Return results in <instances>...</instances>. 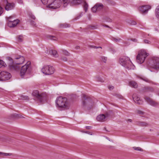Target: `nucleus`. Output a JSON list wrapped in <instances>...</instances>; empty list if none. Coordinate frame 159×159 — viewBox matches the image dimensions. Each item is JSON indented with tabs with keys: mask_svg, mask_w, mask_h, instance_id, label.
I'll list each match as a JSON object with an SVG mask.
<instances>
[{
	"mask_svg": "<svg viewBox=\"0 0 159 159\" xmlns=\"http://www.w3.org/2000/svg\"><path fill=\"white\" fill-rule=\"evenodd\" d=\"M82 107L85 109L89 110L91 109L94 105V103L85 94H83L82 96Z\"/></svg>",
	"mask_w": 159,
	"mask_h": 159,
	"instance_id": "nucleus-1",
	"label": "nucleus"
},
{
	"mask_svg": "<svg viewBox=\"0 0 159 159\" xmlns=\"http://www.w3.org/2000/svg\"><path fill=\"white\" fill-rule=\"evenodd\" d=\"M31 71L30 62H28L25 65L22 66L20 70V75L22 78H26Z\"/></svg>",
	"mask_w": 159,
	"mask_h": 159,
	"instance_id": "nucleus-2",
	"label": "nucleus"
},
{
	"mask_svg": "<svg viewBox=\"0 0 159 159\" xmlns=\"http://www.w3.org/2000/svg\"><path fill=\"white\" fill-rule=\"evenodd\" d=\"M14 62L16 65H10L11 69H13L14 70L17 71L20 69V67L18 65L21 64L23 63L25 60V58L23 56H19L15 57Z\"/></svg>",
	"mask_w": 159,
	"mask_h": 159,
	"instance_id": "nucleus-3",
	"label": "nucleus"
},
{
	"mask_svg": "<svg viewBox=\"0 0 159 159\" xmlns=\"http://www.w3.org/2000/svg\"><path fill=\"white\" fill-rule=\"evenodd\" d=\"M149 55L144 50H141L139 51L136 57V61L139 64L143 63L147 57Z\"/></svg>",
	"mask_w": 159,
	"mask_h": 159,
	"instance_id": "nucleus-4",
	"label": "nucleus"
},
{
	"mask_svg": "<svg viewBox=\"0 0 159 159\" xmlns=\"http://www.w3.org/2000/svg\"><path fill=\"white\" fill-rule=\"evenodd\" d=\"M67 100V99L66 98L60 96L57 98L56 102L59 107L66 108L68 106Z\"/></svg>",
	"mask_w": 159,
	"mask_h": 159,
	"instance_id": "nucleus-5",
	"label": "nucleus"
},
{
	"mask_svg": "<svg viewBox=\"0 0 159 159\" xmlns=\"http://www.w3.org/2000/svg\"><path fill=\"white\" fill-rule=\"evenodd\" d=\"M32 95L41 103L42 102L43 100H45L46 98V95L45 93H40L37 90L34 91Z\"/></svg>",
	"mask_w": 159,
	"mask_h": 159,
	"instance_id": "nucleus-6",
	"label": "nucleus"
},
{
	"mask_svg": "<svg viewBox=\"0 0 159 159\" xmlns=\"http://www.w3.org/2000/svg\"><path fill=\"white\" fill-rule=\"evenodd\" d=\"M55 69L52 66H45L42 69V72L45 75H50L53 74L54 72Z\"/></svg>",
	"mask_w": 159,
	"mask_h": 159,
	"instance_id": "nucleus-7",
	"label": "nucleus"
},
{
	"mask_svg": "<svg viewBox=\"0 0 159 159\" xmlns=\"http://www.w3.org/2000/svg\"><path fill=\"white\" fill-rule=\"evenodd\" d=\"M11 74L5 71H0V81H4L8 80L11 77Z\"/></svg>",
	"mask_w": 159,
	"mask_h": 159,
	"instance_id": "nucleus-8",
	"label": "nucleus"
},
{
	"mask_svg": "<svg viewBox=\"0 0 159 159\" xmlns=\"http://www.w3.org/2000/svg\"><path fill=\"white\" fill-rule=\"evenodd\" d=\"M151 67L157 70L159 69V58L154 57L150 63Z\"/></svg>",
	"mask_w": 159,
	"mask_h": 159,
	"instance_id": "nucleus-9",
	"label": "nucleus"
},
{
	"mask_svg": "<svg viewBox=\"0 0 159 159\" xmlns=\"http://www.w3.org/2000/svg\"><path fill=\"white\" fill-rule=\"evenodd\" d=\"M12 16H10L7 17L8 20V25L10 28L14 27L16 26L19 23L20 20L18 19L11 20L12 18Z\"/></svg>",
	"mask_w": 159,
	"mask_h": 159,
	"instance_id": "nucleus-10",
	"label": "nucleus"
},
{
	"mask_svg": "<svg viewBox=\"0 0 159 159\" xmlns=\"http://www.w3.org/2000/svg\"><path fill=\"white\" fill-rule=\"evenodd\" d=\"M61 0H54L51 4L48 5V7L52 9H56L59 8L61 5Z\"/></svg>",
	"mask_w": 159,
	"mask_h": 159,
	"instance_id": "nucleus-11",
	"label": "nucleus"
},
{
	"mask_svg": "<svg viewBox=\"0 0 159 159\" xmlns=\"http://www.w3.org/2000/svg\"><path fill=\"white\" fill-rule=\"evenodd\" d=\"M69 2L74 5H78L81 3V0H63V4L64 7H66Z\"/></svg>",
	"mask_w": 159,
	"mask_h": 159,
	"instance_id": "nucleus-12",
	"label": "nucleus"
},
{
	"mask_svg": "<svg viewBox=\"0 0 159 159\" xmlns=\"http://www.w3.org/2000/svg\"><path fill=\"white\" fill-rule=\"evenodd\" d=\"M130 60L129 58L127 57L123 56L120 57L119 59V62L124 67L127 64L128 61Z\"/></svg>",
	"mask_w": 159,
	"mask_h": 159,
	"instance_id": "nucleus-13",
	"label": "nucleus"
},
{
	"mask_svg": "<svg viewBox=\"0 0 159 159\" xmlns=\"http://www.w3.org/2000/svg\"><path fill=\"white\" fill-rule=\"evenodd\" d=\"M151 8V6L149 5H144L139 7V9L141 13L144 14L147 13Z\"/></svg>",
	"mask_w": 159,
	"mask_h": 159,
	"instance_id": "nucleus-14",
	"label": "nucleus"
},
{
	"mask_svg": "<svg viewBox=\"0 0 159 159\" xmlns=\"http://www.w3.org/2000/svg\"><path fill=\"white\" fill-rule=\"evenodd\" d=\"M5 3H6L5 9L7 11H9L13 9L15 7V4L13 3H9L7 0H3Z\"/></svg>",
	"mask_w": 159,
	"mask_h": 159,
	"instance_id": "nucleus-15",
	"label": "nucleus"
},
{
	"mask_svg": "<svg viewBox=\"0 0 159 159\" xmlns=\"http://www.w3.org/2000/svg\"><path fill=\"white\" fill-rule=\"evenodd\" d=\"M133 97L134 101L136 103L139 105L143 104V100H140V98L136 94H133Z\"/></svg>",
	"mask_w": 159,
	"mask_h": 159,
	"instance_id": "nucleus-16",
	"label": "nucleus"
},
{
	"mask_svg": "<svg viewBox=\"0 0 159 159\" xmlns=\"http://www.w3.org/2000/svg\"><path fill=\"white\" fill-rule=\"evenodd\" d=\"M125 66H125L124 67L128 70H134L135 68V66L133 64L130 60L129 61H128L127 64L125 65Z\"/></svg>",
	"mask_w": 159,
	"mask_h": 159,
	"instance_id": "nucleus-17",
	"label": "nucleus"
},
{
	"mask_svg": "<svg viewBox=\"0 0 159 159\" xmlns=\"http://www.w3.org/2000/svg\"><path fill=\"white\" fill-rule=\"evenodd\" d=\"M145 99L146 102L151 105L154 106H156L158 105V103L154 101L152 99L148 97H146Z\"/></svg>",
	"mask_w": 159,
	"mask_h": 159,
	"instance_id": "nucleus-18",
	"label": "nucleus"
},
{
	"mask_svg": "<svg viewBox=\"0 0 159 159\" xmlns=\"http://www.w3.org/2000/svg\"><path fill=\"white\" fill-rule=\"evenodd\" d=\"M106 116L105 115L103 114H100L97 117V120L100 122H103L105 120Z\"/></svg>",
	"mask_w": 159,
	"mask_h": 159,
	"instance_id": "nucleus-19",
	"label": "nucleus"
},
{
	"mask_svg": "<svg viewBox=\"0 0 159 159\" xmlns=\"http://www.w3.org/2000/svg\"><path fill=\"white\" fill-rule=\"evenodd\" d=\"M47 53H48L49 54L52 55L54 57H56L58 56V55L57 54V51L55 50H51L49 51H47V52H46Z\"/></svg>",
	"mask_w": 159,
	"mask_h": 159,
	"instance_id": "nucleus-20",
	"label": "nucleus"
},
{
	"mask_svg": "<svg viewBox=\"0 0 159 159\" xmlns=\"http://www.w3.org/2000/svg\"><path fill=\"white\" fill-rule=\"evenodd\" d=\"M136 124L137 125L141 126H148L149 125L147 123L143 121L137 122Z\"/></svg>",
	"mask_w": 159,
	"mask_h": 159,
	"instance_id": "nucleus-21",
	"label": "nucleus"
},
{
	"mask_svg": "<svg viewBox=\"0 0 159 159\" xmlns=\"http://www.w3.org/2000/svg\"><path fill=\"white\" fill-rule=\"evenodd\" d=\"M96 5H97V8L98 11L102 10L103 8V6L102 3H97Z\"/></svg>",
	"mask_w": 159,
	"mask_h": 159,
	"instance_id": "nucleus-22",
	"label": "nucleus"
},
{
	"mask_svg": "<svg viewBox=\"0 0 159 159\" xmlns=\"http://www.w3.org/2000/svg\"><path fill=\"white\" fill-rule=\"evenodd\" d=\"M111 39L115 42H118L122 40V39L120 38L117 37L116 38L114 37H111Z\"/></svg>",
	"mask_w": 159,
	"mask_h": 159,
	"instance_id": "nucleus-23",
	"label": "nucleus"
},
{
	"mask_svg": "<svg viewBox=\"0 0 159 159\" xmlns=\"http://www.w3.org/2000/svg\"><path fill=\"white\" fill-rule=\"evenodd\" d=\"M129 84L130 86L134 88H136L138 87L137 83L134 81H130L129 83Z\"/></svg>",
	"mask_w": 159,
	"mask_h": 159,
	"instance_id": "nucleus-24",
	"label": "nucleus"
},
{
	"mask_svg": "<svg viewBox=\"0 0 159 159\" xmlns=\"http://www.w3.org/2000/svg\"><path fill=\"white\" fill-rule=\"evenodd\" d=\"M155 13L156 17L159 19V5L156 9Z\"/></svg>",
	"mask_w": 159,
	"mask_h": 159,
	"instance_id": "nucleus-25",
	"label": "nucleus"
},
{
	"mask_svg": "<svg viewBox=\"0 0 159 159\" xmlns=\"http://www.w3.org/2000/svg\"><path fill=\"white\" fill-rule=\"evenodd\" d=\"M47 38L48 39L54 40H56L57 39V38L56 37L52 35H48Z\"/></svg>",
	"mask_w": 159,
	"mask_h": 159,
	"instance_id": "nucleus-26",
	"label": "nucleus"
},
{
	"mask_svg": "<svg viewBox=\"0 0 159 159\" xmlns=\"http://www.w3.org/2000/svg\"><path fill=\"white\" fill-rule=\"evenodd\" d=\"M98 26L97 25H89L88 26V28L91 30H94L97 29Z\"/></svg>",
	"mask_w": 159,
	"mask_h": 159,
	"instance_id": "nucleus-27",
	"label": "nucleus"
},
{
	"mask_svg": "<svg viewBox=\"0 0 159 159\" xmlns=\"http://www.w3.org/2000/svg\"><path fill=\"white\" fill-rule=\"evenodd\" d=\"M88 7V5L85 2H84V10L85 12H86L87 11Z\"/></svg>",
	"mask_w": 159,
	"mask_h": 159,
	"instance_id": "nucleus-28",
	"label": "nucleus"
},
{
	"mask_svg": "<svg viewBox=\"0 0 159 159\" xmlns=\"http://www.w3.org/2000/svg\"><path fill=\"white\" fill-rule=\"evenodd\" d=\"M101 61H102L104 62V63H106V62L107 57L104 56H101Z\"/></svg>",
	"mask_w": 159,
	"mask_h": 159,
	"instance_id": "nucleus-29",
	"label": "nucleus"
},
{
	"mask_svg": "<svg viewBox=\"0 0 159 159\" xmlns=\"http://www.w3.org/2000/svg\"><path fill=\"white\" fill-rule=\"evenodd\" d=\"M140 79L148 83H150L151 82V81L150 80L145 77H141Z\"/></svg>",
	"mask_w": 159,
	"mask_h": 159,
	"instance_id": "nucleus-30",
	"label": "nucleus"
},
{
	"mask_svg": "<svg viewBox=\"0 0 159 159\" xmlns=\"http://www.w3.org/2000/svg\"><path fill=\"white\" fill-rule=\"evenodd\" d=\"M97 5H95L92 8V11L93 12H95L97 11Z\"/></svg>",
	"mask_w": 159,
	"mask_h": 159,
	"instance_id": "nucleus-31",
	"label": "nucleus"
},
{
	"mask_svg": "<svg viewBox=\"0 0 159 159\" xmlns=\"http://www.w3.org/2000/svg\"><path fill=\"white\" fill-rule=\"evenodd\" d=\"M6 64L2 60H0V68L2 67V66L5 67Z\"/></svg>",
	"mask_w": 159,
	"mask_h": 159,
	"instance_id": "nucleus-32",
	"label": "nucleus"
},
{
	"mask_svg": "<svg viewBox=\"0 0 159 159\" xmlns=\"http://www.w3.org/2000/svg\"><path fill=\"white\" fill-rule=\"evenodd\" d=\"M143 43L150 44L151 43V42L148 39H144L143 41Z\"/></svg>",
	"mask_w": 159,
	"mask_h": 159,
	"instance_id": "nucleus-33",
	"label": "nucleus"
},
{
	"mask_svg": "<svg viewBox=\"0 0 159 159\" xmlns=\"http://www.w3.org/2000/svg\"><path fill=\"white\" fill-rule=\"evenodd\" d=\"M17 39L19 41L22 42L23 40V37L22 35H20L17 37Z\"/></svg>",
	"mask_w": 159,
	"mask_h": 159,
	"instance_id": "nucleus-34",
	"label": "nucleus"
},
{
	"mask_svg": "<svg viewBox=\"0 0 159 159\" xmlns=\"http://www.w3.org/2000/svg\"><path fill=\"white\" fill-rule=\"evenodd\" d=\"M2 1V0H0V5L1 4V2ZM3 8L0 6V16L2 14L3 12Z\"/></svg>",
	"mask_w": 159,
	"mask_h": 159,
	"instance_id": "nucleus-35",
	"label": "nucleus"
},
{
	"mask_svg": "<svg viewBox=\"0 0 159 159\" xmlns=\"http://www.w3.org/2000/svg\"><path fill=\"white\" fill-rule=\"evenodd\" d=\"M63 54L66 56H69L70 55V53L69 52L67 51L66 50H64L63 51Z\"/></svg>",
	"mask_w": 159,
	"mask_h": 159,
	"instance_id": "nucleus-36",
	"label": "nucleus"
},
{
	"mask_svg": "<svg viewBox=\"0 0 159 159\" xmlns=\"http://www.w3.org/2000/svg\"><path fill=\"white\" fill-rule=\"evenodd\" d=\"M30 24L32 25L33 27H36V24L35 22L33 20H31L30 22Z\"/></svg>",
	"mask_w": 159,
	"mask_h": 159,
	"instance_id": "nucleus-37",
	"label": "nucleus"
},
{
	"mask_svg": "<svg viewBox=\"0 0 159 159\" xmlns=\"http://www.w3.org/2000/svg\"><path fill=\"white\" fill-rule=\"evenodd\" d=\"M41 1L43 4L46 5L48 3V0H41Z\"/></svg>",
	"mask_w": 159,
	"mask_h": 159,
	"instance_id": "nucleus-38",
	"label": "nucleus"
},
{
	"mask_svg": "<svg viewBox=\"0 0 159 159\" xmlns=\"http://www.w3.org/2000/svg\"><path fill=\"white\" fill-rule=\"evenodd\" d=\"M137 113L140 115H143L144 114V112L138 110L137 111Z\"/></svg>",
	"mask_w": 159,
	"mask_h": 159,
	"instance_id": "nucleus-39",
	"label": "nucleus"
},
{
	"mask_svg": "<svg viewBox=\"0 0 159 159\" xmlns=\"http://www.w3.org/2000/svg\"><path fill=\"white\" fill-rule=\"evenodd\" d=\"M133 149L135 150H137V151H142V149L140 147H134L133 148Z\"/></svg>",
	"mask_w": 159,
	"mask_h": 159,
	"instance_id": "nucleus-40",
	"label": "nucleus"
},
{
	"mask_svg": "<svg viewBox=\"0 0 159 159\" xmlns=\"http://www.w3.org/2000/svg\"><path fill=\"white\" fill-rule=\"evenodd\" d=\"M89 47L91 48H102V47L100 46L97 47L96 46H93V45H90L89 46Z\"/></svg>",
	"mask_w": 159,
	"mask_h": 159,
	"instance_id": "nucleus-41",
	"label": "nucleus"
},
{
	"mask_svg": "<svg viewBox=\"0 0 159 159\" xmlns=\"http://www.w3.org/2000/svg\"><path fill=\"white\" fill-rule=\"evenodd\" d=\"M29 16L31 18H32V19H33V20H35V16L34 15H33V14H32V13H30L29 14Z\"/></svg>",
	"mask_w": 159,
	"mask_h": 159,
	"instance_id": "nucleus-42",
	"label": "nucleus"
},
{
	"mask_svg": "<svg viewBox=\"0 0 159 159\" xmlns=\"http://www.w3.org/2000/svg\"><path fill=\"white\" fill-rule=\"evenodd\" d=\"M70 26L69 24H64L62 25V27L64 28H66L69 27Z\"/></svg>",
	"mask_w": 159,
	"mask_h": 159,
	"instance_id": "nucleus-43",
	"label": "nucleus"
},
{
	"mask_svg": "<svg viewBox=\"0 0 159 159\" xmlns=\"http://www.w3.org/2000/svg\"><path fill=\"white\" fill-rule=\"evenodd\" d=\"M83 12H81L80 13L79 15L76 17V19H79L83 15Z\"/></svg>",
	"mask_w": 159,
	"mask_h": 159,
	"instance_id": "nucleus-44",
	"label": "nucleus"
},
{
	"mask_svg": "<svg viewBox=\"0 0 159 159\" xmlns=\"http://www.w3.org/2000/svg\"><path fill=\"white\" fill-rule=\"evenodd\" d=\"M130 24L132 25H135L136 24V22L134 20L130 21Z\"/></svg>",
	"mask_w": 159,
	"mask_h": 159,
	"instance_id": "nucleus-45",
	"label": "nucleus"
},
{
	"mask_svg": "<svg viewBox=\"0 0 159 159\" xmlns=\"http://www.w3.org/2000/svg\"><path fill=\"white\" fill-rule=\"evenodd\" d=\"M115 96L119 98H122V96L120 94H115Z\"/></svg>",
	"mask_w": 159,
	"mask_h": 159,
	"instance_id": "nucleus-46",
	"label": "nucleus"
},
{
	"mask_svg": "<svg viewBox=\"0 0 159 159\" xmlns=\"http://www.w3.org/2000/svg\"><path fill=\"white\" fill-rule=\"evenodd\" d=\"M0 154H3L5 156H8V155L9 156V155H11L10 153H2V152H0Z\"/></svg>",
	"mask_w": 159,
	"mask_h": 159,
	"instance_id": "nucleus-47",
	"label": "nucleus"
},
{
	"mask_svg": "<svg viewBox=\"0 0 159 159\" xmlns=\"http://www.w3.org/2000/svg\"><path fill=\"white\" fill-rule=\"evenodd\" d=\"M14 116H15L17 117H18L22 118L21 116H20L19 115H18V114H14Z\"/></svg>",
	"mask_w": 159,
	"mask_h": 159,
	"instance_id": "nucleus-48",
	"label": "nucleus"
},
{
	"mask_svg": "<svg viewBox=\"0 0 159 159\" xmlns=\"http://www.w3.org/2000/svg\"><path fill=\"white\" fill-rule=\"evenodd\" d=\"M131 40L133 42H137V39H135V38H134V39H131Z\"/></svg>",
	"mask_w": 159,
	"mask_h": 159,
	"instance_id": "nucleus-49",
	"label": "nucleus"
},
{
	"mask_svg": "<svg viewBox=\"0 0 159 159\" xmlns=\"http://www.w3.org/2000/svg\"><path fill=\"white\" fill-rule=\"evenodd\" d=\"M108 88L110 90H111L114 88V87L113 86H109Z\"/></svg>",
	"mask_w": 159,
	"mask_h": 159,
	"instance_id": "nucleus-50",
	"label": "nucleus"
},
{
	"mask_svg": "<svg viewBox=\"0 0 159 159\" xmlns=\"http://www.w3.org/2000/svg\"><path fill=\"white\" fill-rule=\"evenodd\" d=\"M8 60L10 61L11 63H13V61L12 60V59L11 58V57H8Z\"/></svg>",
	"mask_w": 159,
	"mask_h": 159,
	"instance_id": "nucleus-51",
	"label": "nucleus"
},
{
	"mask_svg": "<svg viewBox=\"0 0 159 159\" xmlns=\"http://www.w3.org/2000/svg\"><path fill=\"white\" fill-rule=\"evenodd\" d=\"M106 118L107 117H108L110 116V114H109V113H107L105 115Z\"/></svg>",
	"mask_w": 159,
	"mask_h": 159,
	"instance_id": "nucleus-52",
	"label": "nucleus"
},
{
	"mask_svg": "<svg viewBox=\"0 0 159 159\" xmlns=\"http://www.w3.org/2000/svg\"><path fill=\"white\" fill-rule=\"evenodd\" d=\"M86 128L87 129H91L92 128V127L91 126H86Z\"/></svg>",
	"mask_w": 159,
	"mask_h": 159,
	"instance_id": "nucleus-53",
	"label": "nucleus"
},
{
	"mask_svg": "<svg viewBox=\"0 0 159 159\" xmlns=\"http://www.w3.org/2000/svg\"><path fill=\"white\" fill-rule=\"evenodd\" d=\"M62 60L64 61H67V58L66 57H64L62 58Z\"/></svg>",
	"mask_w": 159,
	"mask_h": 159,
	"instance_id": "nucleus-54",
	"label": "nucleus"
},
{
	"mask_svg": "<svg viewBox=\"0 0 159 159\" xmlns=\"http://www.w3.org/2000/svg\"><path fill=\"white\" fill-rule=\"evenodd\" d=\"M23 98V99L25 100H26V99H28V96H25V98H24V97Z\"/></svg>",
	"mask_w": 159,
	"mask_h": 159,
	"instance_id": "nucleus-55",
	"label": "nucleus"
},
{
	"mask_svg": "<svg viewBox=\"0 0 159 159\" xmlns=\"http://www.w3.org/2000/svg\"><path fill=\"white\" fill-rule=\"evenodd\" d=\"M127 122L129 121L130 122H132V120L131 119H129L127 120Z\"/></svg>",
	"mask_w": 159,
	"mask_h": 159,
	"instance_id": "nucleus-56",
	"label": "nucleus"
},
{
	"mask_svg": "<svg viewBox=\"0 0 159 159\" xmlns=\"http://www.w3.org/2000/svg\"><path fill=\"white\" fill-rule=\"evenodd\" d=\"M79 48H80V47L79 46H77L75 47V49H79Z\"/></svg>",
	"mask_w": 159,
	"mask_h": 159,
	"instance_id": "nucleus-57",
	"label": "nucleus"
},
{
	"mask_svg": "<svg viewBox=\"0 0 159 159\" xmlns=\"http://www.w3.org/2000/svg\"><path fill=\"white\" fill-rule=\"evenodd\" d=\"M98 80L102 82V80L101 78H100V79Z\"/></svg>",
	"mask_w": 159,
	"mask_h": 159,
	"instance_id": "nucleus-58",
	"label": "nucleus"
},
{
	"mask_svg": "<svg viewBox=\"0 0 159 159\" xmlns=\"http://www.w3.org/2000/svg\"><path fill=\"white\" fill-rule=\"evenodd\" d=\"M104 128L105 129L106 131H107V130H106V127H105Z\"/></svg>",
	"mask_w": 159,
	"mask_h": 159,
	"instance_id": "nucleus-59",
	"label": "nucleus"
},
{
	"mask_svg": "<svg viewBox=\"0 0 159 159\" xmlns=\"http://www.w3.org/2000/svg\"><path fill=\"white\" fill-rule=\"evenodd\" d=\"M105 26H106V27H109V26H107V25H106Z\"/></svg>",
	"mask_w": 159,
	"mask_h": 159,
	"instance_id": "nucleus-60",
	"label": "nucleus"
},
{
	"mask_svg": "<svg viewBox=\"0 0 159 159\" xmlns=\"http://www.w3.org/2000/svg\"><path fill=\"white\" fill-rule=\"evenodd\" d=\"M85 133H87V132H85Z\"/></svg>",
	"mask_w": 159,
	"mask_h": 159,
	"instance_id": "nucleus-61",
	"label": "nucleus"
},
{
	"mask_svg": "<svg viewBox=\"0 0 159 159\" xmlns=\"http://www.w3.org/2000/svg\"><path fill=\"white\" fill-rule=\"evenodd\" d=\"M150 131H151V129H150Z\"/></svg>",
	"mask_w": 159,
	"mask_h": 159,
	"instance_id": "nucleus-62",
	"label": "nucleus"
},
{
	"mask_svg": "<svg viewBox=\"0 0 159 159\" xmlns=\"http://www.w3.org/2000/svg\"><path fill=\"white\" fill-rule=\"evenodd\" d=\"M158 95H159V93H158Z\"/></svg>",
	"mask_w": 159,
	"mask_h": 159,
	"instance_id": "nucleus-63",
	"label": "nucleus"
}]
</instances>
